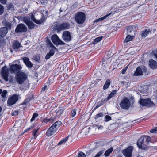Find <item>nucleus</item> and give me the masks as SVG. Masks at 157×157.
<instances>
[{"label":"nucleus","instance_id":"nucleus-37","mask_svg":"<svg viewBox=\"0 0 157 157\" xmlns=\"http://www.w3.org/2000/svg\"><path fill=\"white\" fill-rule=\"evenodd\" d=\"M23 21L26 24L31 22L30 21V18L29 17H24L23 19Z\"/></svg>","mask_w":157,"mask_h":157},{"label":"nucleus","instance_id":"nucleus-14","mask_svg":"<svg viewBox=\"0 0 157 157\" xmlns=\"http://www.w3.org/2000/svg\"><path fill=\"white\" fill-rule=\"evenodd\" d=\"M1 75L4 80L6 81H8V79L9 71L8 70L3 67L1 71Z\"/></svg>","mask_w":157,"mask_h":157},{"label":"nucleus","instance_id":"nucleus-62","mask_svg":"<svg viewBox=\"0 0 157 157\" xmlns=\"http://www.w3.org/2000/svg\"><path fill=\"white\" fill-rule=\"evenodd\" d=\"M57 113H62V111L61 110H59L58 112H57Z\"/></svg>","mask_w":157,"mask_h":157},{"label":"nucleus","instance_id":"nucleus-63","mask_svg":"<svg viewBox=\"0 0 157 157\" xmlns=\"http://www.w3.org/2000/svg\"><path fill=\"white\" fill-rule=\"evenodd\" d=\"M129 85H130V83L128 82H127V86H126L128 87L129 86Z\"/></svg>","mask_w":157,"mask_h":157},{"label":"nucleus","instance_id":"nucleus-39","mask_svg":"<svg viewBox=\"0 0 157 157\" xmlns=\"http://www.w3.org/2000/svg\"><path fill=\"white\" fill-rule=\"evenodd\" d=\"M111 120V118L110 116L109 115H106L105 117L104 121L106 122H108Z\"/></svg>","mask_w":157,"mask_h":157},{"label":"nucleus","instance_id":"nucleus-25","mask_svg":"<svg viewBox=\"0 0 157 157\" xmlns=\"http://www.w3.org/2000/svg\"><path fill=\"white\" fill-rule=\"evenodd\" d=\"M2 24L3 25L6 26L5 27H6L8 29H10L11 27V24L9 22H7L6 21L4 20L3 21Z\"/></svg>","mask_w":157,"mask_h":157},{"label":"nucleus","instance_id":"nucleus-43","mask_svg":"<svg viewBox=\"0 0 157 157\" xmlns=\"http://www.w3.org/2000/svg\"><path fill=\"white\" fill-rule=\"evenodd\" d=\"M4 8L3 6L0 4V15L2 14L4 12Z\"/></svg>","mask_w":157,"mask_h":157},{"label":"nucleus","instance_id":"nucleus-54","mask_svg":"<svg viewBox=\"0 0 157 157\" xmlns=\"http://www.w3.org/2000/svg\"><path fill=\"white\" fill-rule=\"evenodd\" d=\"M34 127L33 126H32L31 127H29L27 128L26 130H25V132H27L29 130H30V129H33L34 128Z\"/></svg>","mask_w":157,"mask_h":157},{"label":"nucleus","instance_id":"nucleus-38","mask_svg":"<svg viewBox=\"0 0 157 157\" xmlns=\"http://www.w3.org/2000/svg\"><path fill=\"white\" fill-rule=\"evenodd\" d=\"M103 38V36L98 37L95 39L94 41L95 43H97L98 42H100Z\"/></svg>","mask_w":157,"mask_h":157},{"label":"nucleus","instance_id":"nucleus-2","mask_svg":"<svg viewBox=\"0 0 157 157\" xmlns=\"http://www.w3.org/2000/svg\"><path fill=\"white\" fill-rule=\"evenodd\" d=\"M86 18V16L85 13L83 12H79L75 14V19L77 23L82 24L84 23Z\"/></svg>","mask_w":157,"mask_h":157},{"label":"nucleus","instance_id":"nucleus-6","mask_svg":"<svg viewBox=\"0 0 157 157\" xmlns=\"http://www.w3.org/2000/svg\"><path fill=\"white\" fill-rule=\"evenodd\" d=\"M19 97H20V95L16 94L11 95L8 98L7 101V105L10 106L15 104L18 101Z\"/></svg>","mask_w":157,"mask_h":157},{"label":"nucleus","instance_id":"nucleus-15","mask_svg":"<svg viewBox=\"0 0 157 157\" xmlns=\"http://www.w3.org/2000/svg\"><path fill=\"white\" fill-rule=\"evenodd\" d=\"M63 38L66 41H70L71 40V36L70 33L68 31L63 32L62 36Z\"/></svg>","mask_w":157,"mask_h":157},{"label":"nucleus","instance_id":"nucleus-1","mask_svg":"<svg viewBox=\"0 0 157 157\" xmlns=\"http://www.w3.org/2000/svg\"><path fill=\"white\" fill-rule=\"evenodd\" d=\"M28 76L24 72L19 71L15 76V79L17 83L19 84L23 85L20 87L21 90H25L29 87V83L27 80Z\"/></svg>","mask_w":157,"mask_h":157},{"label":"nucleus","instance_id":"nucleus-36","mask_svg":"<svg viewBox=\"0 0 157 157\" xmlns=\"http://www.w3.org/2000/svg\"><path fill=\"white\" fill-rule=\"evenodd\" d=\"M133 38V36H130V35H128L126 37L125 40L126 42H128L130 41Z\"/></svg>","mask_w":157,"mask_h":157},{"label":"nucleus","instance_id":"nucleus-56","mask_svg":"<svg viewBox=\"0 0 157 157\" xmlns=\"http://www.w3.org/2000/svg\"><path fill=\"white\" fill-rule=\"evenodd\" d=\"M47 86L46 85H45L44 87H43L41 90V91H45L48 89Z\"/></svg>","mask_w":157,"mask_h":157},{"label":"nucleus","instance_id":"nucleus-12","mask_svg":"<svg viewBox=\"0 0 157 157\" xmlns=\"http://www.w3.org/2000/svg\"><path fill=\"white\" fill-rule=\"evenodd\" d=\"M133 147L129 146L127 148L122 151V153L125 157H131Z\"/></svg>","mask_w":157,"mask_h":157},{"label":"nucleus","instance_id":"nucleus-57","mask_svg":"<svg viewBox=\"0 0 157 157\" xmlns=\"http://www.w3.org/2000/svg\"><path fill=\"white\" fill-rule=\"evenodd\" d=\"M0 2L2 4H5L6 3V0H0Z\"/></svg>","mask_w":157,"mask_h":157},{"label":"nucleus","instance_id":"nucleus-16","mask_svg":"<svg viewBox=\"0 0 157 157\" xmlns=\"http://www.w3.org/2000/svg\"><path fill=\"white\" fill-rule=\"evenodd\" d=\"M30 18L33 22L38 24H42L44 21V19L43 17H42L40 20H36L34 17V15H33V13H31L30 15Z\"/></svg>","mask_w":157,"mask_h":157},{"label":"nucleus","instance_id":"nucleus-51","mask_svg":"<svg viewBox=\"0 0 157 157\" xmlns=\"http://www.w3.org/2000/svg\"><path fill=\"white\" fill-rule=\"evenodd\" d=\"M105 101H106V100H105V99L104 100H101L98 103L99 105V106H101V105H103L104 102Z\"/></svg>","mask_w":157,"mask_h":157},{"label":"nucleus","instance_id":"nucleus-29","mask_svg":"<svg viewBox=\"0 0 157 157\" xmlns=\"http://www.w3.org/2000/svg\"><path fill=\"white\" fill-rule=\"evenodd\" d=\"M21 47V44L18 42H15L13 45V48L14 49H18Z\"/></svg>","mask_w":157,"mask_h":157},{"label":"nucleus","instance_id":"nucleus-53","mask_svg":"<svg viewBox=\"0 0 157 157\" xmlns=\"http://www.w3.org/2000/svg\"><path fill=\"white\" fill-rule=\"evenodd\" d=\"M14 78L13 76L11 75L9 77V81L10 82H12Z\"/></svg>","mask_w":157,"mask_h":157},{"label":"nucleus","instance_id":"nucleus-18","mask_svg":"<svg viewBox=\"0 0 157 157\" xmlns=\"http://www.w3.org/2000/svg\"><path fill=\"white\" fill-rule=\"evenodd\" d=\"M56 131L51 126L47 130L46 134L47 136H49L53 135Z\"/></svg>","mask_w":157,"mask_h":157},{"label":"nucleus","instance_id":"nucleus-40","mask_svg":"<svg viewBox=\"0 0 157 157\" xmlns=\"http://www.w3.org/2000/svg\"><path fill=\"white\" fill-rule=\"evenodd\" d=\"M38 115L37 113H34L31 119V121L32 122L34 121L35 120V118L38 116Z\"/></svg>","mask_w":157,"mask_h":157},{"label":"nucleus","instance_id":"nucleus-31","mask_svg":"<svg viewBox=\"0 0 157 157\" xmlns=\"http://www.w3.org/2000/svg\"><path fill=\"white\" fill-rule=\"evenodd\" d=\"M27 25L29 29H32L34 28L35 24H34L32 21L30 22L27 24Z\"/></svg>","mask_w":157,"mask_h":157},{"label":"nucleus","instance_id":"nucleus-9","mask_svg":"<svg viewBox=\"0 0 157 157\" xmlns=\"http://www.w3.org/2000/svg\"><path fill=\"white\" fill-rule=\"evenodd\" d=\"M140 103L143 106L150 107L151 106L153 103L149 98L146 99H141L139 101Z\"/></svg>","mask_w":157,"mask_h":157},{"label":"nucleus","instance_id":"nucleus-20","mask_svg":"<svg viewBox=\"0 0 157 157\" xmlns=\"http://www.w3.org/2000/svg\"><path fill=\"white\" fill-rule=\"evenodd\" d=\"M8 32L7 28L6 27H2L0 28V36L4 37Z\"/></svg>","mask_w":157,"mask_h":157},{"label":"nucleus","instance_id":"nucleus-28","mask_svg":"<svg viewBox=\"0 0 157 157\" xmlns=\"http://www.w3.org/2000/svg\"><path fill=\"white\" fill-rule=\"evenodd\" d=\"M133 27V26H129L127 28V34L128 35H132L131 34V33L132 32H134V31L132 29Z\"/></svg>","mask_w":157,"mask_h":157},{"label":"nucleus","instance_id":"nucleus-22","mask_svg":"<svg viewBox=\"0 0 157 157\" xmlns=\"http://www.w3.org/2000/svg\"><path fill=\"white\" fill-rule=\"evenodd\" d=\"M62 123L61 121H57L54 123L51 126L55 129L56 131L59 128Z\"/></svg>","mask_w":157,"mask_h":157},{"label":"nucleus","instance_id":"nucleus-50","mask_svg":"<svg viewBox=\"0 0 157 157\" xmlns=\"http://www.w3.org/2000/svg\"><path fill=\"white\" fill-rule=\"evenodd\" d=\"M48 119L45 118L42 120V122L44 124H45L48 122Z\"/></svg>","mask_w":157,"mask_h":157},{"label":"nucleus","instance_id":"nucleus-48","mask_svg":"<svg viewBox=\"0 0 157 157\" xmlns=\"http://www.w3.org/2000/svg\"><path fill=\"white\" fill-rule=\"evenodd\" d=\"M33 59L35 61H39V59H40L39 56L38 55H35L33 57Z\"/></svg>","mask_w":157,"mask_h":157},{"label":"nucleus","instance_id":"nucleus-5","mask_svg":"<svg viewBox=\"0 0 157 157\" xmlns=\"http://www.w3.org/2000/svg\"><path fill=\"white\" fill-rule=\"evenodd\" d=\"M53 29L59 32L61 30H64L68 29L70 27L68 23H63L59 25L58 24H56L53 26Z\"/></svg>","mask_w":157,"mask_h":157},{"label":"nucleus","instance_id":"nucleus-19","mask_svg":"<svg viewBox=\"0 0 157 157\" xmlns=\"http://www.w3.org/2000/svg\"><path fill=\"white\" fill-rule=\"evenodd\" d=\"M149 66L151 68L154 69L157 68V63L155 61L151 59L149 60Z\"/></svg>","mask_w":157,"mask_h":157},{"label":"nucleus","instance_id":"nucleus-46","mask_svg":"<svg viewBox=\"0 0 157 157\" xmlns=\"http://www.w3.org/2000/svg\"><path fill=\"white\" fill-rule=\"evenodd\" d=\"M94 127L98 129H102L103 128V127L101 125H97L96 124L94 125Z\"/></svg>","mask_w":157,"mask_h":157},{"label":"nucleus","instance_id":"nucleus-17","mask_svg":"<svg viewBox=\"0 0 157 157\" xmlns=\"http://www.w3.org/2000/svg\"><path fill=\"white\" fill-rule=\"evenodd\" d=\"M22 60L26 66L29 68H31L33 67V64L29 61V59L26 57L23 58Z\"/></svg>","mask_w":157,"mask_h":157},{"label":"nucleus","instance_id":"nucleus-35","mask_svg":"<svg viewBox=\"0 0 157 157\" xmlns=\"http://www.w3.org/2000/svg\"><path fill=\"white\" fill-rule=\"evenodd\" d=\"M76 110L75 109H72L70 113V116L72 117H74L76 114Z\"/></svg>","mask_w":157,"mask_h":157},{"label":"nucleus","instance_id":"nucleus-60","mask_svg":"<svg viewBox=\"0 0 157 157\" xmlns=\"http://www.w3.org/2000/svg\"><path fill=\"white\" fill-rule=\"evenodd\" d=\"M100 106H99V105L98 104V103L97 105L95 107V108H98Z\"/></svg>","mask_w":157,"mask_h":157},{"label":"nucleus","instance_id":"nucleus-42","mask_svg":"<svg viewBox=\"0 0 157 157\" xmlns=\"http://www.w3.org/2000/svg\"><path fill=\"white\" fill-rule=\"evenodd\" d=\"M19 111L18 110L13 111L11 113L12 116H16L18 115Z\"/></svg>","mask_w":157,"mask_h":157},{"label":"nucleus","instance_id":"nucleus-13","mask_svg":"<svg viewBox=\"0 0 157 157\" xmlns=\"http://www.w3.org/2000/svg\"><path fill=\"white\" fill-rule=\"evenodd\" d=\"M27 30V27L24 24H20L17 26L15 32L16 33L26 32Z\"/></svg>","mask_w":157,"mask_h":157},{"label":"nucleus","instance_id":"nucleus-30","mask_svg":"<svg viewBox=\"0 0 157 157\" xmlns=\"http://www.w3.org/2000/svg\"><path fill=\"white\" fill-rule=\"evenodd\" d=\"M1 94L2 97L5 100L6 99V95L7 94V91L6 90H4L2 92Z\"/></svg>","mask_w":157,"mask_h":157},{"label":"nucleus","instance_id":"nucleus-33","mask_svg":"<svg viewBox=\"0 0 157 157\" xmlns=\"http://www.w3.org/2000/svg\"><path fill=\"white\" fill-rule=\"evenodd\" d=\"M38 129H34L33 131L32 134L33 136V137H32V138H33V139H35L37 136H38V134H37V131L38 130Z\"/></svg>","mask_w":157,"mask_h":157},{"label":"nucleus","instance_id":"nucleus-47","mask_svg":"<svg viewBox=\"0 0 157 157\" xmlns=\"http://www.w3.org/2000/svg\"><path fill=\"white\" fill-rule=\"evenodd\" d=\"M30 101V98H26L24 101L23 104H26L28 102H29Z\"/></svg>","mask_w":157,"mask_h":157},{"label":"nucleus","instance_id":"nucleus-44","mask_svg":"<svg viewBox=\"0 0 157 157\" xmlns=\"http://www.w3.org/2000/svg\"><path fill=\"white\" fill-rule=\"evenodd\" d=\"M78 157H86V155L85 154L82 152H80L78 155Z\"/></svg>","mask_w":157,"mask_h":157},{"label":"nucleus","instance_id":"nucleus-7","mask_svg":"<svg viewBox=\"0 0 157 157\" xmlns=\"http://www.w3.org/2000/svg\"><path fill=\"white\" fill-rule=\"evenodd\" d=\"M130 105L131 104L129 99L126 97L123 99L120 104L121 107L124 109H128Z\"/></svg>","mask_w":157,"mask_h":157},{"label":"nucleus","instance_id":"nucleus-27","mask_svg":"<svg viewBox=\"0 0 157 157\" xmlns=\"http://www.w3.org/2000/svg\"><path fill=\"white\" fill-rule=\"evenodd\" d=\"M113 149L112 147H111L109 149L107 150L104 153V155L106 157L108 156L113 151Z\"/></svg>","mask_w":157,"mask_h":157},{"label":"nucleus","instance_id":"nucleus-45","mask_svg":"<svg viewBox=\"0 0 157 157\" xmlns=\"http://www.w3.org/2000/svg\"><path fill=\"white\" fill-rule=\"evenodd\" d=\"M104 152L103 151H101L98 152L94 157H99Z\"/></svg>","mask_w":157,"mask_h":157},{"label":"nucleus","instance_id":"nucleus-21","mask_svg":"<svg viewBox=\"0 0 157 157\" xmlns=\"http://www.w3.org/2000/svg\"><path fill=\"white\" fill-rule=\"evenodd\" d=\"M143 72L140 67H137L136 70L134 74L135 76L141 75H143Z\"/></svg>","mask_w":157,"mask_h":157},{"label":"nucleus","instance_id":"nucleus-32","mask_svg":"<svg viewBox=\"0 0 157 157\" xmlns=\"http://www.w3.org/2000/svg\"><path fill=\"white\" fill-rule=\"evenodd\" d=\"M110 14H111V13H109L101 18H100L97 19L95 21V22H99L101 21H102V20H103L106 19L107 18V17L110 15Z\"/></svg>","mask_w":157,"mask_h":157},{"label":"nucleus","instance_id":"nucleus-24","mask_svg":"<svg viewBox=\"0 0 157 157\" xmlns=\"http://www.w3.org/2000/svg\"><path fill=\"white\" fill-rule=\"evenodd\" d=\"M111 83L110 80L109 79H107L103 87V89L104 90L107 89L109 87Z\"/></svg>","mask_w":157,"mask_h":157},{"label":"nucleus","instance_id":"nucleus-26","mask_svg":"<svg viewBox=\"0 0 157 157\" xmlns=\"http://www.w3.org/2000/svg\"><path fill=\"white\" fill-rule=\"evenodd\" d=\"M117 90H114L110 94H109L107 99H105V100L107 101V100H109L111 98H112L114 95L116 94Z\"/></svg>","mask_w":157,"mask_h":157},{"label":"nucleus","instance_id":"nucleus-61","mask_svg":"<svg viewBox=\"0 0 157 157\" xmlns=\"http://www.w3.org/2000/svg\"><path fill=\"white\" fill-rule=\"evenodd\" d=\"M100 106H99V105L98 104V103L97 105L95 107V108H98Z\"/></svg>","mask_w":157,"mask_h":157},{"label":"nucleus","instance_id":"nucleus-49","mask_svg":"<svg viewBox=\"0 0 157 157\" xmlns=\"http://www.w3.org/2000/svg\"><path fill=\"white\" fill-rule=\"evenodd\" d=\"M150 132L151 133H157V127L151 130L150 131Z\"/></svg>","mask_w":157,"mask_h":157},{"label":"nucleus","instance_id":"nucleus-59","mask_svg":"<svg viewBox=\"0 0 157 157\" xmlns=\"http://www.w3.org/2000/svg\"><path fill=\"white\" fill-rule=\"evenodd\" d=\"M48 122H49L50 123H52L54 120V119L52 118L48 119Z\"/></svg>","mask_w":157,"mask_h":157},{"label":"nucleus","instance_id":"nucleus-4","mask_svg":"<svg viewBox=\"0 0 157 157\" xmlns=\"http://www.w3.org/2000/svg\"><path fill=\"white\" fill-rule=\"evenodd\" d=\"M48 44L51 49L50 50L49 52L45 56L46 59H49L50 57L52 56L55 53V51H58V49L52 44L50 41L48 42Z\"/></svg>","mask_w":157,"mask_h":157},{"label":"nucleus","instance_id":"nucleus-41","mask_svg":"<svg viewBox=\"0 0 157 157\" xmlns=\"http://www.w3.org/2000/svg\"><path fill=\"white\" fill-rule=\"evenodd\" d=\"M103 116V113H98V114H97V115H96L95 117V119H97L99 117H102Z\"/></svg>","mask_w":157,"mask_h":157},{"label":"nucleus","instance_id":"nucleus-64","mask_svg":"<svg viewBox=\"0 0 157 157\" xmlns=\"http://www.w3.org/2000/svg\"><path fill=\"white\" fill-rule=\"evenodd\" d=\"M2 89H0V94L2 93Z\"/></svg>","mask_w":157,"mask_h":157},{"label":"nucleus","instance_id":"nucleus-8","mask_svg":"<svg viewBox=\"0 0 157 157\" xmlns=\"http://www.w3.org/2000/svg\"><path fill=\"white\" fill-rule=\"evenodd\" d=\"M22 67L20 65L17 64H13L10 66L9 68V71L11 73L17 74L19 72Z\"/></svg>","mask_w":157,"mask_h":157},{"label":"nucleus","instance_id":"nucleus-58","mask_svg":"<svg viewBox=\"0 0 157 157\" xmlns=\"http://www.w3.org/2000/svg\"><path fill=\"white\" fill-rule=\"evenodd\" d=\"M151 140V138L149 137V136H147V137L146 139V141L148 143Z\"/></svg>","mask_w":157,"mask_h":157},{"label":"nucleus","instance_id":"nucleus-10","mask_svg":"<svg viewBox=\"0 0 157 157\" xmlns=\"http://www.w3.org/2000/svg\"><path fill=\"white\" fill-rule=\"evenodd\" d=\"M51 39L53 43L56 45H63L64 44V43L60 40L56 34L52 36Z\"/></svg>","mask_w":157,"mask_h":157},{"label":"nucleus","instance_id":"nucleus-23","mask_svg":"<svg viewBox=\"0 0 157 157\" xmlns=\"http://www.w3.org/2000/svg\"><path fill=\"white\" fill-rule=\"evenodd\" d=\"M150 30L149 29H146L143 31L141 34V37L145 38L149 33Z\"/></svg>","mask_w":157,"mask_h":157},{"label":"nucleus","instance_id":"nucleus-11","mask_svg":"<svg viewBox=\"0 0 157 157\" xmlns=\"http://www.w3.org/2000/svg\"><path fill=\"white\" fill-rule=\"evenodd\" d=\"M144 137H140L138 141L137 145L139 148L142 150H146L147 148V147L144 144Z\"/></svg>","mask_w":157,"mask_h":157},{"label":"nucleus","instance_id":"nucleus-55","mask_svg":"<svg viewBox=\"0 0 157 157\" xmlns=\"http://www.w3.org/2000/svg\"><path fill=\"white\" fill-rule=\"evenodd\" d=\"M92 151L90 150L87 151H86V154L87 156H88L92 153Z\"/></svg>","mask_w":157,"mask_h":157},{"label":"nucleus","instance_id":"nucleus-3","mask_svg":"<svg viewBox=\"0 0 157 157\" xmlns=\"http://www.w3.org/2000/svg\"><path fill=\"white\" fill-rule=\"evenodd\" d=\"M48 44L51 49L50 50L49 52L45 56L46 59H49L50 57L52 56L55 53V51H58V49L52 44L50 41L48 42Z\"/></svg>","mask_w":157,"mask_h":157},{"label":"nucleus","instance_id":"nucleus-34","mask_svg":"<svg viewBox=\"0 0 157 157\" xmlns=\"http://www.w3.org/2000/svg\"><path fill=\"white\" fill-rule=\"evenodd\" d=\"M68 136H67L64 139H63V140H62L60 142H59L58 145H59L61 144L65 143L68 139Z\"/></svg>","mask_w":157,"mask_h":157},{"label":"nucleus","instance_id":"nucleus-52","mask_svg":"<svg viewBox=\"0 0 157 157\" xmlns=\"http://www.w3.org/2000/svg\"><path fill=\"white\" fill-rule=\"evenodd\" d=\"M128 66H127L126 67H124V68L122 70V72H121L122 74H124L125 73V72L126 71V70L128 68Z\"/></svg>","mask_w":157,"mask_h":157}]
</instances>
